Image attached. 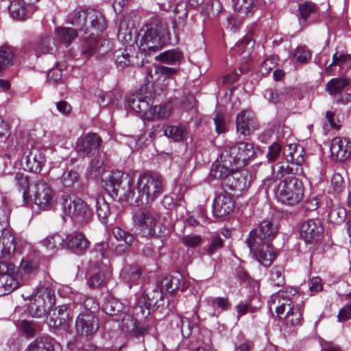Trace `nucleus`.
<instances>
[{
    "label": "nucleus",
    "mask_w": 351,
    "mask_h": 351,
    "mask_svg": "<svg viewBox=\"0 0 351 351\" xmlns=\"http://www.w3.org/2000/svg\"><path fill=\"white\" fill-rule=\"evenodd\" d=\"M155 93L152 87L143 86L138 92L130 95L128 100V106L134 111L141 114L147 121L167 119L171 114L170 108L166 104L153 105Z\"/></svg>",
    "instance_id": "obj_1"
},
{
    "label": "nucleus",
    "mask_w": 351,
    "mask_h": 351,
    "mask_svg": "<svg viewBox=\"0 0 351 351\" xmlns=\"http://www.w3.org/2000/svg\"><path fill=\"white\" fill-rule=\"evenodd\" d=\"M129 189L125 193L128 199L134 200L141 204L153 202L164 191V179L160 174L143 173L137 181V195L132 183L128 181Z\"/></svg>",
    "instance_id": "obj_2"
},
{
    "label": "nucleus",
    "mask_w": 351,
    "mask_h": 351,
    "mask_svg": "<svg viewBox=\"0 0 351 351\" xmlns=\"http://www.w3.org/2000/svg\"><path fill=\"white\" fill-rule=\"evenodd\" d=\"M304 187L301 180L291 176H287L278 184L276 196L278 201L286 206H294L304 197Z\"/></svg>",
    "instance_id": "obj_3"
},
{
    "label": "nucleus",
    "mask_w": 351,
    "mask_h": 351,
    "mask_svg": "<svg viewBox=\"0 0 351 351\" xmlns=\"http://www.w3.org/2000/svg\"><path fill=\"white\" fill-rule=\"evenodd\" d=\"M60 201L64 214L71 217L75 223L83 226L91 220L93 212L82 199L63 195Z\"/></svg>",
    "instance_id": "obj_4"
},
{
    "label": "nucleus",
    "mask_w": 351,
    "mask_h": 351,
    "mask_svg": "<svg viewBox=\"0 0 351 351\" xmlns=\"http://www.w3.org/2000/svg\"><path fill=\"white\" fill-rule=\"evenodd\" d=\"M139 49L147 53H155L165 44L167 29L161 25H149L141 29Z\"/></svg>",
    "instance_id": "obj_5"
},
{
    "label": "nucleus",
    "mask_w": 351,
    "mask_h": 351,
    "mask_svg": "<svg viewBox=\"0 0 351 351\" xmlns=\"http://www.w3.org/2000/svg\"><path fill=\"white\" fill-rule=\"evenodd\" d=\"M55 303L54 291L48 287H40L30 299L29 313L36 318L45 315L47 309L49 311Z\"/></svg>",
    "instance_id": "obj_6"
},
{
    "label": "nucleus",
    "mask_w": 351,
    "mask_h": 351,
    "mask_svg": "<svg viewBox=\"0 0 351 351\" xmlns=\"http://www.w3.org/2000/svg\"><path fill=\"white\" fill-rule=\"evenodd\" d=\"M245 243L256 260L262 265L269 267L276 258L271 243L261 241L260 238L246 239Z\"/></svg>",
    "instance_id": "obj_7"
},
{
    "label": "nucleus",
    "mask_w": 351,
    "mask_h": 351,
    "mask_svg": "<svg viewBox=\"0 0 351 351\" xmlns=\"http://www.w3.org/2000/svg\"><path fill=\"white\" fill-rule=\"evenodd\" d=\"M224 152L225 156L228 157V162L230 165L236 167L245 166L248 160L255 154L254 145L247 142H241L233 145Z\"/></svg>",
    "instance_id": "obj_8"
},
{
    "label": "nucleus",
    "mask_w": 351,
    "mask_h": 351,
    "mask_svg": "<svg viewBox=\"0 0 351 351\" xmlns=\"http://www.w3.org/2000/svg\"><path fill=\"white\" fill-rule=\"evenodd\" d=\"M17 267L0 260V296L12 293L19 286Z\"/></svg>",
    "instance_id": "obj_9"
},
{
    "label": "nucleus",
    "mask_w": 351,
    "mask_h": 351,
    "mask_svg": "<svg viewBox=\"0 0 351 351\" xmlns=\"http://www.w3.org/2000/svg\"><path fill=\"white\" fill-rule=\"evenodd\" d=\"M34 202L40 208L50 209L54 202V191L44 180L36 181L32 191Z\"/></svg>",
    "instance_id": "obj_10"
},
{
    "label": "nucleus",
    "mask_w": 351,
    "mask_h": 351,
    "mask_svg": "<svg viewBox=\"0 0 351 351\" xmlns=\"http://www.w3.org/2000/svg\"><path fill=\"white\" fill-rule=\"evenodd\" d=\"M158 216L150 211L141 212L134 217V227L143 237H152L156 235Z\"/></svg>",
    "instance_id": "obj_11"
},
{
    "label": "nucleus",
    "mask_w": 351,
    "mask_h": 351,
    "mask_svg": "<svg viewBox=\"0 0 351 351\" xmlns=\"http://www.w3.org/2000/svg\"><path fill=\"white\" fill-rule=\"evenodd\" d=\"M71 319V310L66 304L51 308L47 317V324L50 327L62 328L64 330L68 329Z\"/></svg>",
    "instance_id": "obj_12"
},
{
    "label": "nucleus",
    "mask_w": 351,
    "mask_h": 351,
    "mask_svg": "<svg viewBox=\"0 0 351 351\" xmlns=\"http://www.w3.org/2000/svg\"><path fill=\"white\" fill-rule=\"evenodd\" d=\"M102 140L96 133H89L79 139L76 144V151L79 156L84 158L99 153Z\"/></svg>",
    "instance_id": "obj_13"
},
{
    "label": "nucleus",
    "mask_w": 351,
    "mask_h": 351,
    "mask_svg": "<svg viewBox=\"0 0 351 351\" xmlns=\"http://www.w3.org/2000/svg\"><path fill=\"white\" fill-rule=\"evenodd\" d=\"M99 322L95 314L80 313L75 320V331L80 336H89L99 328Z\"/></svg>",
    "instance_id": "obj_14"
},
{
    "label": "nucleus",
    "mask_w": 351,
    "mask_h": 351,
    "mask_svg": "<svg viewBox=\"0 0 351 351\" xmlns=\"http://www.w3.org/2000/svg\"><path fill=\"white\" fill-rule=\"evenodd\" d=\"M237 131L243 136H248L258 128V123L252 112L243 110L236 117Z\"/></svg>",
    "instance_id": "obj_15"
},
{
    "label": "nucleus",
    "mask_w": 351,
    "mask_h": 351,
    "mask_svg": "<svg viewBox=\"0 0 351 351\" xmlns=\"http://www.w3.org/2000/svg\"><path fill=\"white\" fill-rule=\"evenodd\" d=\"M323 231L324 228L319 219H308L302 223L300 235L305 242L311 243L318 240Z\"/></svg>",
    "instance_id": "obj_16"
},
{
    "label": "nucleus",
    "mask_w": 351,
    "mask_h": 351,
    "mask_svg": "<svg viewBox=\"0 0 351 351\" xmlns=\"http://www.w3.org/2000/svg\"><path fill=\"white\" fill-rule=\"evenodd\" d=\"M278 232V226L272 221H262L259 226L250 231L248 238H260L261 241L271 243Z\"/></svg>",
    "instance_id": "obj_17"
},
{
    "label": "nucleus",
    "mask_w": 351,
    "mask_h": 351,
    "mask_svg": "<svg viewBox=\"0 0 351 351\" xmlns=\"http://www.w3.org/2000/svg\"><path fill=\"white\" fill-rule=\"evenodd\" d=\"M114 58L117 66L121 69L142 65V62L138 61L135 51L131 47L116 50Z\"/></svg>",
    "instance_id": "obj_18"
},
{
    "label": "nucleus",
    "mask_w": 351,
    "mask_h": 351,
    "mask_svg": "<svg viewBox=\"0 0 351 351\" xmlns=\"http://www.w3.org/2000/svg\"><path fill=\"white\" fill-rule=\"evenodd\" d=\"M234 208V202L230 195L221 193L214 199L213 213L215 217H223L231 213Z\"/></svg>",
    "instance_id": "obj_19"
},
{
    "label": "nucleus",
    "mask_w": 351,
    "mask_h": 351,
    "mask_svg": "<svg viewBox=\"0 0 351 351\" xmlns=\"http://www.w3.org/2000/svg\"><path fill=\"white\" fill-rule=\"evenodd\" d=\"M330 148L332 156L336 160L343 161L351 156V142L347 138H334Z\"/></svg>",
    "instance_id": "obj_20"
},
{
    "label": "nucleus",
    "mask_w": 351,
    "mask_h": 351,
    "mask_svg": "<svg viewBox=\"0 0 351 351\" xmlns=\"http://www.w3.org/2000/svg\"><path fill=\"white\" fill-rule=\"evenodd\" d=\"M120 321L121 330L135 337L144 335L149 330L148 326L139 325L132 315L125 312L121 317Z\"/></svg>",
    "instance_id": "obj_21"
},
{
    "label": "nucleus",
    "mask_w": 351,
    "mask_h": 351,
    "mask_svg": "<svg viewBox=\"0 0 351 351\" xmlns=\"http://www.w3.org/2000/svg\"><path fill=\"white\" fill-rule=\"evenodd\" d=\"M247 172L234 171L223 181V186L231 191L242 192L250 186Z\"/></svg>",
    "instance_id": "obj_22"
},
{
    "label": "nucleus",
    "mask_w": 351,
    "mask_h": 351,
    "mask_svg": "<svg viewBox=\"0 0 351 351\" xmlns=\"http://www.w3.org/2000/svg\"><path fill=\"white\" fill-rule=\"evenodd\" d=\"M24 169L34 173L41 171L45 164L44 154L38 148L32 147L29 153L23 158Z\"/></svg>",
    "instance_id": "obj_23"
},
{
    "label": "nucleus",
    "mask_w": 351,
    "mask_h": 351,
    "mask_svg": "<svg viewBox=\"0 0 351 351\" xmlns=\"http://www.w3.org/2000/svg\"><path fill=\"white\" fill-rule=\"evenodd\" d=\"M282 297L280 298V306H276V313L280 319H282L285 313L295 305V300L299 297L298 292L293 288H286L280 291Z\"/></svg>",
    "instance_id": "obj_24"
},
{
    "label": "nucleus",
    "mask_w": 351,
    "mask_h": 351,
    "mask_svg": "<svg viewBox=\"0 0 351 351\" xmlns=\"http://www.w3.org/2000/svg\"><path fill=\"white\" fill-rule=\"evenodd\" d=\"M8 7L10 16L17 20H24L30 13L32 5L30 2L27 3L25 0H8ZM32 0H29L31 1Z\"/></svg>",
    "instance_id": "obj_25"
},
{
    "label": "nucleus",
    "mask_w": 351,
    "mask_h": 351,
    "mask_svg": "<svg viewBox=\"0 0 351 351\" xmlns=\"http://www.w3.org/2000/svg\"><path fill=\"white\" fill-rule=\"evenodd\" d=\"M65 244L73 252L81 254L86 250L89 241L83 234L73 233L66 237Z\"/></svg>",
    "instance_id": "obj_26"
},
{
    "label": "nucleus",
    "mask_w": 351,
    "mask_h": 351,
    "mask_svg": "<svg viewBox=\"0 0 351 351\" xmlns=\"http://www.w3.org/2000/svg\"><path fill=\"white\" fill-rule=\"evenodd\" d=\"M53 41L51 36L43 34L32 44V49L36 55L39 57L42 55L51 53L53 50Z\"/></svg>",
    "instance_id": "obj_27"
},
{
    "label": "nucleus",
    "mask_w": 351,
    "mask_h": 351,
    "mask_svg": "<svg viewBox=\"0 0 351 351\" xmlns=\"http://www.w3.org/2000/svg\"><path fill=\"white\" fill-rule=\"evenodd\" d=\"M102 309L105 313L113 317L114 320L116 322L120 321L121 317L125 312L123 304L112 297L106 298L102 306Z\"/></svg>",
    "instance_id": "obj_28"
},
{
    "label": "nucleus",
    "mask_w": 351,
    "mask_h": 351,
    "mask_svg": "<svg viewBox=\"0 0 351 351\" xmlns=\"http://www.w3.org/2000/svg\"><path fill=\"white\" fill-rule=\"evenodd\" d=\"M158 298L161 300L162 293L159 291H153L152 292L144 293L143 300L145 305V308L139 304L135 307V314L138 315L139 312L141 313L143 317H147L150 313V307L156 306L158 304Z\"/></svg>",
    "instance_id": "obj_29"
},
{
    "label": "nucleus",
    "mask_w": 351,
    "mask_h": 351,
    "mask_svg": "<svg viewBox=\"0 0 351 351\" xmlns=\"http://www.w3.org/2000/svg\"><path fill=\"white\" fill-rule=\"evenodd\" d=\"M179 289L184 291L186 287L184 283V278L178 272L175 273L173 275L164 277L161 281V289L167 292L173 293Z\"/></svg>",
    "instance_id": "obj_30"
},
{
    "label": "nucleus",
    "mask_w": 351,
    "mask_h": 351,
    "mask_svg": "<svg viewBox=\"0 0 351 351\" xmlns=\"http://www.w3.org/2000/svg\"><path fill=\"white\" fill-rule=\"evenodd\" d=\"M69 23L80 31L87 33L88 25V9L83 10H74L69 15Z\"/></svg>",
    "instance_id": "obj_31"
},
{
    "label": "nucleus",
    "mask_w": 351,
    "mask_h": 351,
    "mask_svg": "<svg viewBox=\"0 0 351 351\" xmlns=\"http://www.w3.org/2000/svg\"><path fill=\"white\" fill-rule=\"evenodd\" d=\"M303 306L302 304H295L287 311L282 318L285 322L289 326H300L302 322Z\"/></svg>",
    "instance_id": "obj_32"
},
{
    "label": "nucleus",
    "mask_w": 351,
    "mask_h": 351,
    "mask_svg": "<svg viewBox=\"0 0 351 351\" xmlns=\"http://www.w3.org/2000/svg\"><path fill=\"white\" fill-rule=\"evenodd\" d=\"M293 88L291 87H287L282 89L280 91L272 88H267L264 90V97L270 103L277 104L283 103L289 96L291 95Z\"/></svg>",
    "instance_id": "obj_33"
},
{
    "label": "nucleus",
    "mask_w": 351,
    "mask_h": 351,
    "mask_svg": "<svg viewBox=\"0 0 351 351\" xmlns=\"http://www.w3.org/2000/svg\"><path fill=\"white\" fill-rule=\"evenodd\" d=\"M254 43L249 38H245L241 41L236 43L231 51L234 55L238 54L241 60L247 62L250 60Z\"/></svg>",
    "instance_id": "obj_34"
},
{
    "label": "nucleus",
    "mask_w": 351,
    "mask_h": 351,
    "mask_svg": "<svg viewBox=\"0 0 351 351\" xmlns=\"http://www.w3.org/2000/svg\"><path fill=\"white\" fill-rule=\"evenodd\" d=\"M88 28L94 29L97 32H102L106 27V22L103 14L94 9H88Z\"/></svg>",
    "instance_id": "obj_35"
},
{
    "label": "nucleus",
    "mask_w": 351,
    "mask_h": 351,
    "mask_svg": "<svg viewBox=\"0 0 351 351\" xmlns=\"http://www.w3.org/2000/svg\"><path fill=\"white\" fill-rule=\"evenodd\" d=\"M74 302L83 306L84 311L82 313L95 314L99 309V304L94 298L82 293L75 295Z\"/></svg>",
    "instance_id": "obj_36"
},
{
    "label": "nucleus",
    "mask_w": 351,
    "mask_h": 351,
    "mask_svg": "<svg viewBox=\"0 0 351 351\" xmlns=\"http://www.w3.org/2000/svg\"><path fill=\"white\" fill-rule=\"evenodd\" d=\"M55 32L60 43L70 45L78 35L76 29L68 27H59L55 29Z\"/></svg>",
    "instance_id": "obj_37"
},
{
    "label": "nucleus",
    "mask_w": 351,
    "mask_h": 351,
    "mask_svg": "<svg viewBox=\"0 0 351 351\" xmlns=\"http://www.w3.org/2000/svg\"><path fill=\"white\" fill-rule=\"evenodd\" d=\"M27 351H53V339L48 336L38 337L29 345Z\"/></svg>",
    "instance_id": "obj_38"
},
{
    "label": "nucleus",
    "mask_w": 351,
    "mask_h": 351,
    "mask_svg": "<svg viewBox=\"0 0 351 351\" xmlns=\"http://www.w3.org/2000/svg\"><path fill=\"white\" fill-rule=\"evenodd\" d=\"M221 158H223L222 164L217 165L214 171L215 176L218 177L223 182L226 180V178H228L234 172V169H237L238 167L230 165L228 162V157L225 156V152L222 154Z\"/></svg>",
    "instance_id": "obj_39"
},
{
    "label": "nucleus",
    "mask_w": 351,
    "mask_h": 351,
    "mask_svg": "<svg viewBox=\"0 0 351 351\" xmlns=\"http://www.w3.org/2000/svg\"><path fill=\"white\" fill-rule=\"evenodd\" d=\"M235 12L242 17L247 16L249 13L254 11L256 3L254 0H232Z\"/></svg>",
    "instance_id": "obj_40"
},
{
    "label": "nucleus",
    "mask_w": 351,
    "mask_h": 351,
    "mask_svg": "<svg viewBox=\"0 0 351 351\" xmlns=\"http://www.w3.org/2000/svg\"><path fill=\"white\" fill-rule=\"evenodd\" d=\"M17 328L20 332L27 337H33L40 330V326L38 323L27 319L20 321L17 325Z\"/></svg>",
    "instance_id": "obj_41"
},
{
    "label": "nucleus",
    "mask_w": 351,
    "mask_h": 351,
    "mask_svg": "<svg viewBox=\"0 0 351 351\" xmlns=\"http://www.w3.org/2000/svg\"><path fill=\"white\" fill-rule=\"evenodd\" d=\"M182 59V53L176 49L165 51L155 57V60L168 64L179 63Z\"/></svg>",
    "instance_id": "obj_42"
},
{
    "label": "nucleus",
    "mask_w": 351,
    "mask_h": 351,
    "mask_svg": "<svg viewBox=\"0 0 351 351\" xmlns=\"http://www.w3.org/2000/svg\"><path fill=\"white\" fill-rule=\"evenodd\" d=\"M348 84L349 81L346 78H333L327 83L326 90L330 95L334 96L344 89Z\"/></svg>",
    "instance_id": "obj_43"
},
{
    "label": "nucleus",
    "mask_w": 351,
    "mask_h": 351,
    "mask_svg": "<svg viewBox=\"0 0 351 351\" xmlns=\"http://www.w3.org/2000/svg\"><path fill=\"white\" fill-rule=\"evenodd\" d=\"M14 52L9 45L0 47V73L7 66L12 65Z\"/></svg>",
    "instance_id": "obj_44"
},
{
    "label": "nucleus",
    "mask_w": 351,
    "mask_h": 351,
    "mask_svg": "<svg viewBox=\"0 0 351 351\" xmlns=\"http://www.w3.org/2000/svg\"><path fill=\"white\" fill-rule=\"evenodd\" d=\"M95 206L98 217L103 223H106V219L110 214L109 204L103 197L99 196L96 199Z\"/></svg>",
    "instance_id": "obj_45"
},
{
    "label": "nucleus",
    "mask_w": 351,
    "mask_h": 351,
    "mask_svg": "<svg viewBox=\"0 0 351 351\" xmlns=\"http://www.w3.org/2000/svg\"><path fill=\"white\" fill-rule=\"evenodd\" d=\"M66 240L60 234H53L46 237L43 241V244L49 250H58L64 244Z\"/></svg>",
    "instance_id": "obj_46"
},
{
    "label": "nucleus",
    "mask_w": 351,
    "mask_h": 351,
    "mask_svg": "<svg viewBox=\"0 0 351 351\" xmlns=\"http://www.w3.org/2000/svg\"><path fill=\"white\" fill-rule=\"evenodd\" d=\"M318 10L317 6L313 2L305 1L298 5L300 16L304 21H306L312 14Z\"/></svg>",
    "instance_id": "obj_47"
},
{
    "label": "nucleus",
    "mask_w": 351,
    "mask_h": 351,
    "mask_svg": "<svg viewBox=\"0 0 351 351\" xmlns=\"http://www.w3.org/2000/svg\"><path fill=\"white\" fill-rule=\"evenodd\" d=\"M270 281L276 287L283 286L285 283L284 268L281 265L274 267L270 271Z\"/></svg>",
    "instance_id": "obj_48"
},
{
    "label": "nucleus",
    "mask_w": 351,
    "mask_h": 351,
    "mask_svg": "<svg viewBox=\"0 0 351 351\" xmlns=\"http://www.w3.org/2000/svg\"><path fill=\"white\" fill-rule=\"evenodd\" d=\"M166 136L172 138L174 141H182L186 134L185 128L182 126H168L164 132Z\"/></svg>",
    "instance_id": "obj_49"
},
{
    "label": "nucleus",
    "mask_w": 351,
    "mask_h": 351,
    "mask_svg": "<svg viewBox=\"0 0 351 351\" xmlns=\"http://www.w3.org/2000/svg\"><path fill=\"white\" fill-rule=\"evenodd\" d=\"M124 278L130 283H136L141 277V269L136 265H130L124 269Z\"/></svg>",
    "instance_id": "obj_50"
},
{
    "label": "nucleus",
    "mask_w": 351,
    "mask_h": 351,
    "mask_svg": "<svg viewBox=\"0 0 351 351\" xmlns=\"http://www.w3.org/2000/svg\"><path fill=\"white\" fill-rule=\"evenodd\" d=\"M14 182L16 187L19 191H23V197L26 198L29 192V181L28 178L21 172L14 174Z\"/></svg>",
    "instance_id": "obj_51"
},
{
    "label": "nucleus",
    "mask_w": 351,
    "mask_h": 351,
    "mask_svg": "<svg viewBox=\"0 0 351 351\" xmlns=\"http://www.w3.org/2000/svg\"><path fill=\"white\" fill-rule=\"evenodd\" d=\"M112 234L117 240L123 241L128 245H131L134 241V237L131 233L125 232L119 227H114Z\"/></svg>",
    "instance_id": "obj_52"
},
{
    "label": "nucleus",
    "mask_w": 351,
    "mask_h": 351,
    "mask_svg": "<svg viewBox=\"0 0 351 351\" xmlns=\"http://www.w3.org/2000/svg\"><path fill=\"white\" fill-rule=\"evenodd\" d=\"M123 173L121 171L113 172L109 179V183L106 184L107 187H110L112 192L117 195L119 187L121 186L122 182V178Z\"/></svg>",
    "instance_id": "obj_53"
},
{
    "label": "nucleus",
    "mask_w": 351,
    "mask_h": 351,
    "mask_svg": "<svg viewBox=\"0 0 351 351\" xmlns=\"http://www.w3.org/2000/svg\"><path fill=\"white\" fill-rule=\"evenodd\" d=\"M223 243V241L219 236H213L211 238L208 247L206 248L207 254L211 256L215 254L219 249L222 247Z\"/></svg>",
    "instance_id": "obj_54"
},
{
    "label": "nucleus",
    "mask_w": 351,
    "mask_h": 351,
    "mask_svg": "<svg viewBox=\"0 0 351 351\" xmlns=\"http://www.w3.org/2000/svg\"><path fill=\"white\" fill-rule=\"evenodd\" d=\"M78 178L79 176L77 172L69 170L63 173L61 180L66 187H71L77 182Z\"/></svg>",
    "instance_id": "obj_55"
},
{
    "label": "nucleus",
    "mask_w": 351,
    "mask_h": 351,
    "mask_svg": "<svg viewBox=\"0 0 351 351\" xmlns=\"http://www.w3.org/2000/svg\"><path fill=\"white\" fill-rule=\"evenodd\" d=\"M294 57L297 62L300 63H305L311 58L310 51L304 47H298L294 53Z\"/></svg>",
    "instance_id": "obj_56"
},
{
    "label": "nucleus",
    "mask_w": 351,
    "mask_h": 351,
    "mask_svg": "<svg viewBox=\"0 0 351 351\" xmlns=\"http://www.w3.org/2000/svg\"><path fill=\"white\" fill-rule=\"evenodd\" d=\"M282 151V147L278 143H274L268 147V152L266 155L267 160L273 162L277 160Z\"/></svg>",
    "instance_id": "obj_57"
},
{
    "label": "nucleus",
    "mask_w": 351,
    "mask_h": 351,
    "mask_svg": "<svg viewBox=\"0 0 351 351\" xmlns=\"http://www.w3.org/2000/svg\"><path fill=\"white\" fill-rule=\"evenodd\" d=\"M182 243L187 247L195 248L202 242V237L199 235H184L181 238Z\"/></svg>",
    "instance_id": "obj_58"
},
{
    "label": "nucleus",
    "mask_w": 351,
    "mask_h": 351,
    "mask_svg": "<svg viewBox=\"0 0 351 351\" xmlns=\"http://www.w3.org/2000/svg\"><path fill=\"white\" fill-rule=\"evenodd\" d=\"M346 58H351V55L348 54H338V53H335L332 56V63L326 67V71L328 75H331V71L332 66L335 65H340L343 63H346Z\"/></svg>",
    "instance_id": "obj_59"
},
{
    "label": "nucleus",
    "mask_w": 351,
    "mask_h": 351,
    "mask_svg": "<svg viewBox=\"0 0 351 351\" xmlns=\"http://www.w3.org/2000/svg\"><path fill=\"white\" fill-rule=\"evenodd\" d=\"M104 281V276L98 270L95 273H93L88 280V285L91 288L99 287Z\"/></svg>",
    "instance_id": "obj_60"
},
{
    "label": "nucleus",
    "mask_w": 351,
    "mask_h": 351,
    "mask_svg": "<svg viewBox=\"0 0 351 351\" xmlns=\"http://www.w3.org/2000/svg\"><path fill=\"white\" fill-rule=\"evenodd\" d=\"M295 173V169L289 165L282 164L278 171L274 173L276 179H281L285 176H291Z\"/></svg>",
    "instance_id": "obj_61"
},
{
    "label": "nucleus",
    "mask_w": 351,
    "mask_h": 351,
    "mask_svg": "<svg viewBox=\"0 0 351 351\" xmlns=\"http://www.w3.org/2000/svg\"><path fill=\"white\" fill-rule=\"evenodd\" d=\"M331 186L336 193H341L344 189V182L343 177L339 173L333 174L331 178Z\"/></svg>",
    "instance_id": "obj_62"
},
{
    "label": "nucleus",
    "mask_w": 351,
    "mask_h": 351,
    "mask_svg": "<svg viewBox=\"0 0 351 351\" xmlns=\"http://www.w3.org/2000/svg\"><path fill=\"white\" fill-rule=\"evenodd\" d=\"M97 43L93 38L86 40L82 46V53L85 56H90L93 54L97 48Z\"/></svg>",
    "instance_id": "obj_63"
},
{
    "label": "nucleus",
    "mask_w": 351,
    "mask_h": 351,
    "mask_svg": "<svg viewBox=\"0 0 351 351\" xmlns=\"http://www.w3.org/2000/svg\"><path fill=\"white\" fill-rule=\"evenodd\" d=\"M21 269L27 274H36L38 270V265L32 261L22 260L21 263Z\"/></svg>",
    "instance_id": "obj_64"
}]
</instances>
